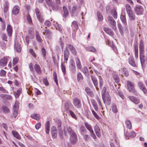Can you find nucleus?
<instances>
[{"label": "nucleus", "instance_id": "f257e3e1", "mask_svg": "<svg viewBox=\"0 0 147 147\" xmlns=\"http://www.w3.org/2000/svg\"><path fill=\"white\" fill-rule=\"evenodd\" d=\"M139 48L140 59L142 65L143 66L144 62V47L143 42L142 40L140 41Z\"/></svg>", "mask_w": 147, "mask_h": 147}, {"label": "nucleus", "instance_id": "f03ea898", "mask_svg": "<svg viewBox=\"0 0 147 147\" xmlns=\"http://www.w3.org/2000/svg\"><path fill=\"white\" fill-rule=\"evenodd\" d=\"M19 103L17 101H16L13 107V115L11 116V119H12V120H14L18 113V112L19 108Z\"/></svg>", "mask_w": 147, "mask_h": 147}, {"label": "nucleus", "instance_id": "7ed1b4c3", "mask_svg": "<svg viewBox=\"0 0 147 147\" xmlns=\"http://www.w3.org/2000/svg\"><path fill=\"white\" fill-rule=\"evenodd\" d=\"M21 41L17 38L15 40L14 48L17 52L20 53L21 51V47L20 46Z\"/></svg>", "mask_w": 147, "mask_h": 147}, {"label": "nucleus", "instance_id": "20e7f679", "mask_svg": "<svg viewBox=\"0 0 147 147\" xmlns=\"http://www.w3.org/2000/svg\"><path fill=\"white\" fill-rule=\"evenodd\" d=\"M135 12L138 15H140L143 14L144 11V9L141 6L137 5L134 8Z\"/></svg>", "mask_w": 147, "mask_h": 147}, {"label": "nucleus", "instance_id": "39448f33", "mask_svg": "<svg viewBox=\"0 0 147 147\" xmlns=\"http://www.w3.org/2000/svg\"><path fill=\"white\" fill-rule=\"evenodd\" d=\"M109 22L111 25L112 28L114 30L116 29V23L115 21L111 16H109L108 18Z\"/></svg>", "mask_w": 147, "mask_h": 147}, {"label": "nucleus", "instance_id": "423d86ee", "mask_svg": "<svg viewBox=\"0 0 147 147\" xmlns=\"http://www.w3.org/2000/svg\"><path fill=\"white\" fill-rule=\"evenodd\" d=\"M73 103L75 106L78 108H80L81 107L80 100L78 98H75L73 99Z\"/></svg>", "mask_w": 147, "mask_h": 147}, {"label": "nucleus", "instance_id": "0eeeda50", "mask_svg": "<svg viewBox=\"0 0 147 147\" xmlns=\"http://www.w3.org/2000/svg\"><path fill=\"white\" fill-rule=\"evenodd\" d=\"M102 98L105 104L106 103L108 105H109L111 104V98L108 93L106 94V96Z\"/></svg>", "mask_w": 147, "mask_h": 147}, {"label": "nucleus", "instance_id": "6e6552de", "mask_svg": "<svg viewBox=\"0 0 147 147\" xmlns=\"http://www.w3.org/2000/svg\"><path fill=\"white\" fill-rule=\"evenodd\" d=\"M127 85L128 89L129 91L133 93L136 92V91L134 89V86L131 82L128 81L127 82Z\"/></svg>", "mask_w": 147, "mask_h": 147}, {"label": "nucleus", "instance_id": "1a4fd4ad", "mask_svg": "<svg viewBox=\"0 0 147 147\" xmlns=\"http://www.w3.org/2000/svg\"><path fill=\"white\" fill-rule=\"evenodd\" d=\"M77 137L76 134L75 133H73L71 135L70 138V142L72 144H75L77 141Z\"/></svg>", "mask_w": 147, "mask_h": 147}, {"label": "nucleus", "instance_id": "9d476101", "mask_svg": "<svg viewBox=\"0 0 147 147\" xmlns=\"http://www.w3.org/2000/svg\"><path fill=\"white\" fill-rule=\"evenodd\" d=\"M68 49L74 55H76V51L75 48L72 45L68 44L66 47V49Z\"/></svg>", "mask_w": 147, "mask_h": 147}, {"label": "nucleus", "instance_id": "9b49d317", "mask_svg": "<svg viewBox=\"0 0 147 147\" xmlns=\"http://www.w3.org/2000/svg\"><path fill=\"white\" fill-rule=\"evenodd\" d=\"M138 84L140 89L143 91L144 93L146 94L147 92V90L144 84L141 82H139Z\"/></svg>", "mask_w": 147, "mask_h": 147}, {"label": "nucleus", "instance_id": "f8f14e48", "mask_svg": "<svg viewBox=\"0 0 147 147\" xmlns=\"http://www.w3.org/2000/svg\"><path fill=\"white\" fill-rule=\"evenodd\" d=\"M8 61V59L7 57H4L0 60V65L4 67L6 65Z\"/></svg>", "mask_w": 147, "mask_h": 147}, {"label": "nucleus", "instance_id": "ddd939ff", "mask_svg": "<svg viewBox=\"0 0 147 147\" xmlns=\"http://www.w3.org/2000/svg\"><path fill=\"white\" fill-rule=\"evenodd\" d=\"M69 55V51L67 49H66L64 51V61L65 63H67Z\"/></svg>", "mask_w": 147, "mask_h": 147}, {"label": "nucleus", "instance_id": "4468645a", "mask_svg": "<svg viewBox=\"0 0 147 147\" xmlns=\"http://www.w3.org/2000/svg\"><path fill=\"white\" fill-rule=\"evenodd\" d=\"M20 11V8L18 6L16 5L14 6L12 10V13L14 15H17Z\"/></svg>", "mask_w": 147, "mask_h": 147}, {"label": "nucleus", "instance_id": "2eb2a0df", "mask_svg": "<svg viewBox=\"0 0 147 147\" xmlns=\"http://www.w3.org/2000/svg\"><path fill=\"white\" fill-rule=\"evenodd\" d=\"M128 98L131 101L136 104H138L140 100L138 98L131 96H129Z\"/></svg>", "mask_w": 147, "mask_h": 147}, {"label": "nucleus", "instance_id": "dca6fc26", "mask_svg": "<svg viewBox=\"0 0 147 147\" xmlns=\"http://www.w3.org/2000/svg\"><path fill=\"white\" fill-rule=\"evenodd\" d=\"M94 130L97 136L98 137H100L101 136L100 131L98 126L97 125H95Z\"/></svg>", "mask_w": 147, "mask_h": 147}, {"label": "nucleus", "instance_id": "f3484780", "mask_svg": "<svg viewBox=\"0 0 147 147\" xmlns=\"http://www.w3.org/2000/svg\"><path fill=\"white\" fill-rule=\"evenodd\" d=\"M91 78L92 80V82L95 86L96 87V88L97 89V90H98V88L97 87L98 84L97 80L96 78H95V77L92 75H91Z\"/></svg>", "mask_w": 147, "mask_h": 147}, {"label": "nucleus", "instance_id": "a211bd4d", "mask_svg": "<svg viewBox=\"0 0 147 147\" xmlns=\"http://www.w3.org/2000/svg\"><path fill=\"white\" fill-rule=\"evenodd\" d=\"M104 30L110 36H113V33L111 30L108 28H104Z\"/></svg>", "mask_w": 147, "mask_h": 147}, {"label": "nucleus", "instance_id": "6ab92c4d", "mask_svg": "<svg viewBox=\"0 0 147 147\" xmlns=\"http://www.w3.org/2000/svg\"><path fill=\"white\" fill-rule=\"evenodd\" d=\"M64 130L65 132L67 131L69 134H70V135H71L73 133H74L70 126L65 127Z\"/></svg>", "mask_w": 147, "mask_h": 147}, {"label": "nucleus", "instance_id": "aec40b11", "mask_svg": "<svg viewBox=\"0 0 147 147\" xmlns=\"http://www.w3.org/2000/svg\"><path fill=\"white\" fill-rule=\"evenodd\" d=\"M63 16L64 18H66L69 14V11L66 7L65 6H63Z\"/></svg>", "mask_w": 147, "mask_h": 147}, {"label": "nucleus", "instance_id": "412c9836", "mask_svg": "<svg viewBox=\"0 0 147 147\" xmlns=\"http://www.w3.org/2000/svg\"><path fill=\"white\" fill-rule=\"evenodd\" d=\"M130 20L131 21L134 20L135 19L136 16L133 12L127 13Z\"/></svg>", "mask_w": 147, "mask_h": 147}, {"label": "nucleus", "instance_id": "4be33fe9", "mask_svg": "<svg viewBox=\"0 0 147 147\" xmlns=\"http://www.w3.org/2000/svg\"><path fill=\"white\" fill-rule=\"evenodd\" d=\"M49 123V121H47L46 122L45 124V131L46 133L47 134H49V132L50 131Z\"/></svg>", "mask_w": 147, "mask_h": 147}, {"label": "nucleus", "instance_id": "5701e85b", "mask_svg": "<svg viewBox=\"0 0 147 147\" xmlns=\"http://www.w3.org/2000/svg\"><path fill=\"white\" fill-rule=\"evenodd\" d=\"M11 133L13 136L16 138L18 139H20L21 138V137L18 133L15 131H12Z\"/></svg>", "mask_w": 147, "mask_h": 147}, {"label": "nucleus", "instance_id": "b1692460", "mask_svg": "<svg viewBox=\"0 0 147 147\" xmlns=\"http://www.w3.org/2000/svg\"><path fill=\"white\" fill-rule=\"evenodd\" d=\"M91 101L95 110L97 111L98 109V107L96 101L92 99H91Z\"/></svg>", "mask_w": 147, "mask_h": 147}, {"label": "nucleus", "instance_id": "393cba45", "mask_svg": "<svg viewBox=\"0 0 147 147\" xmlns=\"http://www.w3.org/2000/svg\"><path fill=\"white\" fill-rule=\"evenodd\" d=\"M76 63L77 67L79 69H82V65L81 62L79 59L77 58L76 59Z\"/></svg>", "mask_w": 147, "mask_h": 147}, {"label": "nucleus", "instance_id": "a878e982", "mask_svg": "<svg viewBox=\"0 0 147 147\" xmlns=\"http://www.w3.org/2000/svg\"><path fill=\"white\" fill-rule=\"evenodd\" d=\"M129 62L131 66L134 67H136V66L135 61H134V59L133 58L130 57L129 58Z\"/></svg>", "mask_w": 147, "mask_h": 147}, {"label": "nucleus", "instance_id": "bb28decb", "mask_svg": "<svg viewBox=\"0 0 147 147\" xmlns=\"http://www.w3.org/2000/svg\"><path fill=\"white\" fill-rule=\"evenodd\" d=\"M125 7L127 13L132 12L131 7L129 4H126Z\"/></svg>", "mask_w": 147, "mask_h": 147}, {"label": "nucleus", "instance_id": "cd10ccee", "mask_svg": "<svg viewBox=\"0 0 147 147\" xmlns=\"http://www.w3.org/2000/svg\"><path fill=\"white\" fill-rule=\"evenodd\" d=\"M28 23L30 25H32V22L31 17L29 13H28L26 17Z\"/></svg>", "mask_w": 147, "mask_h": 147}, {"label": "nucleus", "instance_id": "c85d7f7f", "mask_svg": "<svg viewBox=\"0 0 147 147\" xmlns=\"http://www.w3.org/2000/svg\"><path fill=\"white\" fill-rule=\"evenodd\" d=\"M97 16L98 20L99 21H102L103 20V17L100 11H97Z\"/></svg>", "mask_w": 147, "mask_h": 147}, {"label": "nucleus", "instance_id": "c756f323", "mask_svg": "<svg viewBox=\"0 0 147 147\" xmlns=\"http://www.w3.org/2000/svg\"><path fill=\"white\" fill-rule=\"evenodd\" d=\"M135 55L136 58H138V48L137 45H135L134 46Z\"/></svg>", "mask_w": 147, "mask_h": 147}, {"label": "nucleus", "instance_id": "7c9ffc66", "mask_svg": "<svg viewBox=\"0 0 147 147\" xmlns=\"http://www.w3.org/2000/svg\"><path fill=\"white\" fill-rule=\"evenodd\" d=\"M85 90L88 95L91 97H92L93 96V93L89 88L88 87L86 88Z\"/></svg>", "mask_w": 147, "mask_h": 147}, {"label": "nucleus", "instance_id": "2f4dec72", "mask_svg": "<svg viewBox=\"0 0 147 147\" xmlns=\"http://www.w3.org/2000/svg\"><path fill=\"white\" fill-rule=\"evenodd\" d=\"M111 14L114 18H117V13L115 9H113L111 11Z\"/></svg>", "mask_w": 147, "mask_h": 147}, {"label": "nucleus", "instance_id": "473e14b6", "mask_svg": "<svg viewBox=\"0 0 147 147\" xmlns=\"http://www.w3.org/2000/svg\"><path fill=\"white\" fill-rule=\"evenodd\" d=\"M72 26L76 30H77L79 28L78 22L77 21H74L72 23Z\"/></svg>", "mask_w": 147, "mask_h": 147}, {"label": "nucleus", "instance_id": "72a5a7b5", "mask_svg": "<svg viewBox=\"0 0 147 147\" xmlns=\"http://www.w3.org/2000/svg\"><path fill=\"white\" fill-rule=\"evenodd\" d=\"M125 125L126 127L129 129L131 128V124L130 121L129 120H127L125 121Z\"/></svg>", "mask_w": 147, "mask_h": 147}, {"label": "nucleus", "instance_id": "f704fd0d", "mask_svg": "<svg viewBox=\"0 0 147 147\" xmlns=\"http://www.w3.org/2000/svg\"><path fill=\"white\" fill-rule=\"evenodd\" d=\"M34 69L38 73H40V68L38 65L37 64H35L34 65Z\"/></svg>", "mask_w": 147, "mask_h": 147}, {"label": "nucleus", "instance_id": "c9c22d12", "mask_svg": "<svg viewBox=\"0 0 147 147\" xmlns=\"http://www.w3.org/2000/svg\"><path fill=\"white\" fill-rule=\"evenodd\" d=\"M85 125L87 129L89 130L90 132L92 131V127L88 123L86 122L85 123Z\"/></svg>", "mask_w": 147, "mask_h": 147}, {"label": "nucleus", "instance_id": "e433bc0d", "mask_svg": "<svg viewBox=\"0 0 147 147\" xmlns=\"http://www.w3.org/2000/svg\"><path fill=\"white\" fill-rule=\"evenodd\" d=\"M31 117L33 119L36 120H38L40 119V115L36 114H34L33 115H32Z\"/></svg>", "mask_w": 147, "mask_h": 147}, {"label": "nucleus", "instance_id": "4c0bfd02", "mask_svg": "<svg viewBox=\"0 0 147 147\" xmlns=\"http://www.w3.org/2000/svg\"><path fill=\"white\" fill-rule=\"evenodd\" d=\"M2 110L4 113H7L8 112L9 109L5 106H3L1 108V111Z\"/></svg>", "mask_w": 147, "mask_h": 147}, {"label": "nucleus", "instance_id": "58836bf2", "mask_svg": "<svg viewBox=\"0 0 147 147\" xmlns=\"http://www.w3.org/2000/svg\"><path fill=\"white\" fill-rule=\"evenodd\" d=\"M120 18L123 23L125 25H126L127 22L125 16L124 15H121Z\"/></svg>", "mask_w": 147, "mask_h": 147}, {"label": "nucleus", "instance_id": "ea45409f", "mask_svg": "<svg viewBox=\"0 0 147 147\" xmlns=\"http://www.w3.org/2000/svg\"><path fill=\"white\" fill-rule=\"evenodd\" d=\"M21 90L20 89H18L14 94L16 98H18L21 93Z\"/></svg>", "mask_w": 147, "mask_h": 147}, {"label": "nucleus", "instance_id": "a19ab883", "mask_svg": "<svg viewBox=\"0 0 147 147\" xmlns=\"http://www.w3.org/2000/svg\"><path fill=\"white\" fill-rule=\"evenodd\" d=\"M60 4H54L53 5H52V9L54 11H57L58 10L59 8V5Z\"/></svg>", "mask_w": 147, "mask_h": 147}, {"label": "nucleus", "instance_id": "79ce46f5", "mask_svg": "<svg viewBox=\"0 0 147 147\" xmlns=\"http://www.w3.org/2000/svg\"><path fill=\"white\" fill-rule=\"evenodd\" d=\"M126 134L128 136L131 137H134L136 136V133L134 131H132L129 134L127 132L126 133Z\"/></svg>", "mask_w": 147, "mask_h": 147}, {"label": "nucleus", "instance_id": "37998d69", "mask_svg": "<svg viewBox=\"0 0 147 147\" xmlns=\"http://www.w3.org/2000/svg\"><path fill=\"white\" fill-rule=\"evenodd\" d=\"M53 76L54 79V81L56 83L57 85H58V80L57 79V76L56 73L55 72H54L53 73Z\"/></svg>", "mask_w": 147, "mask_h": 147}, {"label": "nucleus", "instance_id": "c03bdc74", "mask_svg": "<svg viewBox=\"0 0 147 147\" xmlns=\"http://www.w3.org/2000/svg\"><path fill=\"white\" fill-rule=\"evenodd\" d=\"M106 88L105 87H104L102 90V97H104V96H106V94L108 93L106 92Z\"/></svg>", "mask_w": 147, "mask_h": 147}, {"label": "nucleus", "instance_id": "a18cd8bd", "mask_svg": "<svg viewBox=\"0 0 147 147\" xmlns=\"http://www.w3.org/2000/svg\"><path fill=\"white\" fill-rule=\"evenodd\" d=\"M96 100H97V102H98L99 107L101 108L103 110V108H102V105L101 103L100 100V98L98 97V96H97L96 98Z\"/></svg>", "mask_w": 147, "mask_h": 147}, {"label": "nucleus", "instance_id": "49530a36", "mask_svg": "<svg viewBox=\"0 0 147 147\" xmlns=\"http://www.w3.org/2000/svg\"><path fill=\"white\" fill-rule=\"evenodd\" d=\"M112 110L113 112L115 113H117V106L115 105H112Z\"/></svg>", "mask_w": 147, "mask_h": 147}, {"label": "nucleus", "instance_id": "de8ad7c7", "mask_svg": "<svg viewBox=\"0 0 147 147\" xmlns=\"http://www.w3.org/2000/svg\"><path fill=\"white\" fill-rule=\"evenodd\" d=\"M37 17L40 22L41 23L43 22L44 21V19H43V16L42 14L37 16Z\"/></svg>", "mask_w": 147, "mask_h": 147}, {"label": "nucleus", "instance_id": "09e8293b", "mask_svg": "<svg viewBox=\"0 0 147 147\" xmlns=\"http://www.w3.org/2000/svg\"><path fill=\"white\" fill-rule=\"evenodd\" d=\"M51 32L49 30H46L45 31L44 34L47 36H51Z\"/></svg>", "mask_w": 147, "mask_h": 147}, {"label": "nucleus", "instance_id": "8fccbe9b", "mask_svg": "<svg viewBox=\"0 0 147 147\" xmlns=\"http://www.w3.org/2000/svg\"><path fill=\"white\" fill-rule=\"evenodd\" d=\"M46 2L49 6H51L53 5V1L52 0H45Z\"/></svg>", "mask_w": 147, "mask_h": 147}, {"label": "nucleus", "instance_id": "3c124183", "mask_svg": "<svg viewBox=\"0 0 147 147\" xmlns=\"http://www.w3.org/2000/svg\"><path fill=\"white\" fill-rule=\"evenodd\" d=\"M61 69L63 74L64 75L66 73V69L65 66L62 63L61 64Z\"/></svg>", "mask_w": 147, "mask_h": 147}, {"label": "nucleus", "instance_id": "603ef678", "mask_svg": "<svg viewBox=\"0 0 147 147\" xmlns=\"http://www.w3.org/2000/svg\"><path fill=\"white\" fill-rule=\"evenodd\" d=\"M35 11L36 16L42 14L39 9L38 8H36L35 9Z\"/></svg>", "mask_w": 147, "mask_h": 147}, {"label": "nucleus", "instance_id": "864d4df0", "mask_svg": "<svg viewBox=\"0 0 147 147\" xmlns=\"http://www.w3.org/2000/svg\"><path fill=\"white\" fill-rule=\"evenodd\" d=\"M121 76L122 77L124 76L127 77L129 76V73L127 71L124 70H123V74L121 75Z\"/></svg>", "mask_w": 147, "mask_h": 147}, {"label": "nucleus", "instance_id": "5fc2aeb1", "mask_svg": "<svg viewBox=\"0 0 147 147\" xmlns=\"http://www.w3.org/2000/svg\"><path fill=\"white\" fill-rule=\"evenodd\" d=\"M30 53L32 55L34 58H36V55L35 53V52L33 51L32 49H30L29 50Z\"/></svg>", "mask_w": 147, "mask_h": 147}, {"label": "nucleus", "instance_id": "6e6d98bb", "mask_svg": "<svg viewBox=\"0 0 147 147\" xmlns=\"http://www.w3.org/2000/svg\"><path fill=\"white\" fill-rule=\"evenodd\" d=\"M86 49L88 51L92 52H94L96 51V49L92 47H87Z\"/></svg>", "mask_w": 147, "mask_h": 147}, {"label": "nucleus", "instance_id": "4d7b16f0", "mask_svg": "<svg viewBox=\"0 0 147 147\" xmlns=\"http://www.w3.org/2000/svg\"><path fill=\"white\" fill-rule=\"evenodd\" d=\"M51 134L52 137L53 138H55L57 136V132L56 131H51Z\"/></svg>", "mask_w": 147, "mask_h": 147}, {"label": "nucleus", "instance_id": "13d9d810", "mask_svg": "<svg viewBox=\"0 0 147 147\" xmlns=\"http://www.w3.org/2000/svg\"><path fill=\"white\" fill-rule=\"evenodd\" d=\"M69 113L70 114V115L71 116L74 118L75 119H76V117L75 115V114L71 110H70L69 111Z\"/></svg>", "mask_w": 147, "mask_h": 147}, {"label": "nucleus", "instance_id": "bf43d9fd", "mask_svg": "<svg viewBox=\"0 0 147 147\" xmlns=\"http://www.w3.org/2000/svg\"><path fill=\"white\" fill-rule=\"evenodd\" d=\"M98 77L100 80L99 84L100 86V87L101 88L102 87L103 84V81H102V79L101 76H100L99 75L98 76Z\"/></svg>", "mask_w": 147, "mask_h": 147}, {"label": "nucleus", "instance_id": "052dcab7", "mask_svg": "<svg viewBox=\"0 0 147 147\" xmlns=\"http://www.w3.org/2000/svg\"><path fill=\"white\" fill-rule=\"evenodd\" d=\"M77 9V7L76 5L73 6L72 8V12L73 13H76Z\"/></svg>", "mask_w": 147, "mask_h": 147}, {"label": "nucleus", "instance_id": "680f3d73", "mask_svg": "<svg viewBox=\"0 0 147 147\" xmlns=\"http://www.w3.org/2000/svg\"><path fill=\"white\" fill-rule=\"evenodd\" d=\"M19 60V58L18 57H15L13 60V65H15L18 63Z\"/></svg>", "mask_w": 147, "mask_h": 147}, {"label": "nucleus", "instance_id": "e2e57ef3", "mask_svg": "<svg viewBox=\"0 0 147 147\" xmlns=\"http://www.w3.org/2000/svg\"><path fill=\"white\" fill-rule=\"evenodd\" d=\"M28 32L31 35H32L34 34V29L32 27L28 29Z\"/></svg>", "mask_w": 147, "mask_h": 147}, {"label": "nucleus", "instance_id": "0e129e2a", "mask_svg": "<svg viewBox=\"0 0 147 147\" xmlns=\"http://www.w3.org/2000/svg\"><path fill=\"white\" fill-rule=\"evenodd\" d=\"M117 26L121 34H122L123 33V31L122 30V25L120 23H119L118 24Z\"/></svg>", "mask_w": 147, "mask_h": 147}, {"label": "nucleus", "instance_id": "69168bd1", "mask_svg": "<svg viewBox=\"0 0 147 147\" xmlns=\"http://www.w3.org/2000/svg\"><path fill=\"white\" fill-rule=\"evenodd\" d=\"M83 79V77L80 73H79L77 74V79L78 81Z\"/></svg>", "mask_w": 147, "mask_h": 147}, {"label": "nucleus", "instance_id": "338daca9", "mask_svg": "<svg viewBox=\"0 0 147 147\" xmlns=\"http://www.w3.org/2000/svg\"><path fill=\"white\" fill-rule=\"evenodd\" d=\"M82 71L85 74H87L88 72V68L86 67H84L83 68Z\"/></svg>", "mask_w": 147, "mask_h": 147}, {"label": "nucleus", "instance_id": "774afa93", "mask_svg": "<svg viewBox=\"0 0 147 147\" xmlns=\"http://www.w3.org/2000/svg\"><path fill=\"white\" fill-rule=\"evenodd\" d=\"M3 9L5 13L7 12L8 9V6L6 4H5L3 6Z\"/></svg>", "mask_w": 147, "mask_h": 147}]
</instances>
